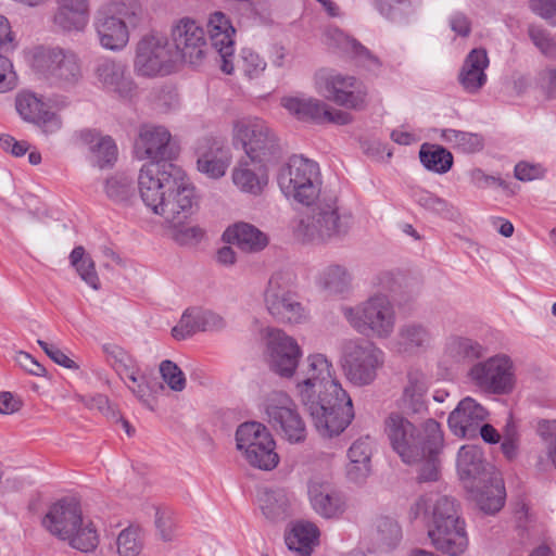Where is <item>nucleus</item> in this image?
Here are the masks:
<instances>
[{"instance_id":"38","label":"nucleus","mask_w":556,"mask_h":556,"mask_svg":"<svg viewBox=\"0 0 556 556\" xmlns=\"http://www.w3.org/2000/svg\"><path fill=\"white\" fill-rule=\"evenodd\" d=\"M223 239L245 252H257L267 245L266 235L253 225L245 223L228 227L223 235Z\"/></svg>"},{"instance_id":"64","label":"nucleus","mask_w":556,"mask_h":556,"mask_svg":"<svg viewBox=\"0 0 556 556\" xmlns=\"http://www.w3.org/2000/svg\"><path fill=\"white\" fill-rule=\"evenodd\" d=\"M529 4L535 14L556 26V0H529Z\"/></svg>"},{"instance_id":"3","label":"nucleus","mask_w":556,"mask_h":556,"mask_svg":"<svg viewBox=\"0 0 556 556\" xmlns=\"http://www.w3.org/2000/svg\"><path fill=\"white\" fill-rule=\"evenodd\" d=\"M341 313L359 334L389 339L395 329L396 313L388 295L378 292L354 306H342Z\"/></svg>"},{"instance_id":"17","label":"nucleus","mask_w":556,"mask_h":556,"mask_svg":"<svg viewBox=\"0 0 556 556\" xmlns=\"http://www.w3.org/2000/svg\"><path fill=\"white\" fill-rule=\"evenodd\" d=\"M161 201L162 203L153 213L161 215L174 226L182 224L193 213V207L197 205L195 191L184 170H181V179L165 192Z\"/></svg>"},{"instance_id":"31","label":"nucleus","mask_w":556,"mask_h":556,"mask_svg":"<svg viewBox=\"0 0 556 556\" xmlns=\"http://www.w3.org/2000/svg\"><path fill=\"white\" fill-rule=\"evenodd\" d=\"M457 470L465 486L486 481L488 476L496 475L486 470L482 451L477 445H464L457 455Z\"/></svg>"},{"instance_id":"37","label":"nucleus","mask_w":556,"mask_h":556,"mask_svg":"<svg viewBox=\"0 0 556 556\" xmlns=\"http://www.w3.org/2000/svg\"><path fill=\"white\" fill-rule=\"evenodd\" d=\"M281 105L298 119L324 124L327 114V104L312 97H286L281 100Z\"/></svg>"},{"instance_id":"42","label":"nucleus","mask_w":556,"mask_h":556,"mask_svg":"<svg viewBox=\"0 0 556 556\" xmlns=\"http://www.w3.org/2000/svg\"><path fill=\"white\" fill-rule=\"evenodd\" d=\"M352 274L339 264L327 266L319 277L320 287L331 295H346L352 289Z\"/></svg>"},{"instance_id":"54","label":"nucleus","mask_w":556,"mask_h":556,"mask_svg":"<svg viewBox=\"0 0 556 556\" xmlns=\"http://www.w3.org/2000/svg\"><path fill=\"white\" fill-rule=\"evenodd\" d=\"M413 197L419 206L433 214L445 218H452L455 214L453 206L446 200L428 190L418 189L414 191Z\"/></svg>"},{"instance_id":"47","label":"nucleus","mask_w":556,"mask_h":556,"mask_svg":"<svg viewBox=\"0 0 556 556\" xmlns=\"http://www.w3.org/2000/svg\"><path fill=\"white\" fill-rule=\"evenodd\" d=\"M89 14L77 8L58 4L53 15V24L63 31H80L88 24Z\"/></svg>"},{"instance_id":"33","label":"nucleus","mask_w":556,"mask_h":556,"mask_svg":"<svg viewBox=\"0 0 556 556\" xmlns=\"http://www.w3.org/2000/svg\"><path fill=\"white\" fill-rule=\"evenodd\" d=\"M371 440L368 435L353 442L348 451L350 462L346 466V476L350 481L362 483L366 480L371 470Z\"/></svg>"},{"instance_id":"23","label":"nucleus","mask_w":556,"mask_h":556,"mask_svg":"<svg viewBox=\"0 0 556 556\" xmlns=\"http://www.w3.org/2000/svg\"><path fill=\"white\" fill-rule=\"evenodd\" d=\"M488 412L476 400L463 399L450 414L447 422L451 431L463 439L478 437L480 425L486 419Z\"/></svg>"},{"instance_id":"20","label":"nucleus","mask_w":556,"mask_h":556,"mask_svg":"<svg viewBox=\"0 0 556 556\" xmlns=\"http://www.w3.org/2000/svg\"><path fill=\"white\" fill-rule=\"evenodd\" d=\"M83 513L74 498H62L52 504L42 519L45 529L60 540L68 538L81 523Z\"/></svg>"},{"instance_id":"55","label":"nucleus","mask_w":556,"mask_h":556,"mask_svg":"<svg viewBox=\"0 0 556 556\" xmlns=\"http://www.w3.org/2000/svg\"><path fill=\"white\" fill-rule=\"evenodd\" d=\"M15 108L24 121L33 123L46 110V104L35 93L23 91L15 98Z\"/></svg>"},{"instance_id":"50","label":"nucleus","mask_w":556,"mask_h":556,"mask_svg":"<svg viewBox=\"0 0 556 556\" xmlns=\"http://www.w3.org/2000/svg\"><path fill=\"white\" fill-rule=\"evenodd\" d=\"M71 264L75 267L79 277L93 290L100 289V279L96 271L94 262L85 254L83 247H76L70 254Z\"/></svg>"},{"instance_id":"43","label":"nucleus","mask_w":556,"mask_h":556,"mask_svg":"<svg viewBox=\"0 0 556 556\" xmlns=\"http://www.w3.org/2000/svg\"><path fill=\"white\" fill-rule=\"evenodd\" d=\"M421 0H377V9L386 18L407 24L416 15Z\"/></svg>"},{"instance_id":"63","label":"nucleus","mask_w":556,"mask_h":556,"mask_svg":"<svg viewBox=\"0 0 556 556\" xmlns=\"http://www.w3.org/2000/svg\"><path fill=\"white\" fill-rule=\"evenodd\" d=\"M538 84L546 99H556V65L543 68L538 74Z\"/></svg>"},{"instance_id":"22","label":"nucleus","mask_w":556,"mask_h":556,"mask_svg":"<svg viewBox=\"0 0 556 556\" xmlns=\"http://www.w3.org/2000/svg\"><path fill=\"white\" fill-rule=\"evenodd\" d=\"M225 318L202 307L187 308L177 326L172 329V334L177 340H185L197 332H216L226 328Z\"/></svg>"},{"instance_id":"34","label":"nucleus","mask_w":556,"mask_h":556,"mask_svg":"<svg viewBox=\"0 0 556 556\" xmlns=\"http://www.w3.org/2000/svg\"><path fill=\"white\" fill-rule=\"evenodd\" d=\"M267 165L251 163L250 160H241L232 172V181L242 192L253 195L260 194L267 185Z\"/></svg>"},{"instance_id":"52","label":"nucleus","mask_w":556,"mask_h":556,"mask_svg":"<svg viewBox=\"0 0 556 556\" xmlns=\"http://www.w3.org/2000/svg\"><path fill=\"white\" fill-rule=\"evenodd\" d=\"M243 455L251 466L262 470H271L279 463V456L275 452V441L273 437H270L269 444H264V447H262V445H255V447L249 448Z\"/></svg>"},{"instance_id":"10","label":"nucleus","mask_w":556,"mask_h":556,"mask_svg":"<svg viewBox=\"0 0 556 556\" xmlns=\"http://www.w3.org/2000/svg\"><path fill=\"white\" fill-rule=\"evenodd\" d=\"M265 412L269 425L289 442L300 443L305 440V422L287 393H271L266 401Z\"/></svg>"},{"instance_id":"49","label":"nucleus","mask_w":556,"mask_h":556,"mask_svg":"<svg viewBox=\"0 0 556 556\" xmlns=\"http://www.w3.org/2000/svg\"><path fill=\"white\" fill-rule=\"evenodd\" d=\"M100 10L114 17L118 16V20L126 22L127 26H136L142 14V7L138 0H111Z\"/></svg>"},{"instance_id":"14","label":"nucleus","mask_w":556,"mask_h":556,"mask_svg":"<svg viewBox=\"0 0 556 556\" xmlns=\"http://www.w3.org/2000/svg\"><path fill=\"white\" fill-rule=\"evenodd\" d=\"M266 356L273 372L282 378H291L295 375L302 350L292 337L279 329H269Z\"/></svg>"},{"instance_id":"15","label":"nucleus","mask_w":556,"mask_h":556,"mask_svg":"<svg viewBox=\"0 0 556 556\" xmlns=\"http://www.w3.org/2000/svg\"><path fill=\"white\" fill-rule=\"evenodd\" d=\"M173 63L176 58L166 37L150 35L143 37L137 45L135 68L143 76H155Z\"/></svg>"},{"instance_id":"6","label":"nucleus","mask_w":556,"mask_h":556,"mask_svg":"<svg viewBox=\"0 0 556 556\" xmlns=\"http://www.w3.org/2000/svg\"><path fill=\"white\" fill-rule=\"evenodd\" d=\"M233 143L241 144L251 163L269 165L277 162L281 151L278 138L261 118L248 117L233 125Z\"/></svg>"},{"instance_id":"7","label":"nucleus","mask_w":556,"mask_h":556,"mask_svg":"<svg viewBox=\"0 0 556 556\" xmlns=\"http://www.w3.org/2000/svg\"><path fill=\"white\" fill-rule=\"evenodd\" d=\"M428 419L418 429L408 417L391 413L384 420V431L392 448L406 464H415L424 454L422 447L428 439Z\"/></svg>"},{"instance_id":"41","label":"nucleus","mask_w":556,"mask_h":556,"mask_svg":"<svg viewBox=\"0 0 556 556\" xmlns=\"http://www.w3.org/2000/svg\"><path fill=\"white\" fill-rule=\"evenodd\" d=\"M483 346L467 337L451 336L446 339L444 353L456 363L472 362L484 355Z\"/></svg>"},{"instance_id":"1","label":"nucleus","mask_w":556,"mask_h":556,"mask_svg":"<svg viewBox=\"0 0 556 556\" xmlns=\"http://www.w3.org/2000/svg\"><path fill=\"white\" fill-rule=\"evenodd\" d=\"M277 181L282 193L300 204L312 206L294 227L303 242H327L342 239L352 226V214L342 211L338 197L321 192L319 165L302 155H293L279 169Z\"/></svg>"},{"instance_id":"5","label":"nucleus","mask_w":556,"mask_h":556,"mask_svg":"<svg viewBox=\"0 0 556 556\" xmlns=\"http://www.w3.org/2000/svg\"><path fill=\"white\" fill-rule=\"evenodd\" d=\"M340 363L344 376L352 384L369 386L384 364V352L370 340L350 339L342 343Z\"/></svg>"},{"instance_id":"46","label":"nucleus","mask_w":556,"mask_h":556,"mask_svg":"<svg viewBox=\"0 0 556 556\" xmlns=\"http://www.w3.org/2000/svg\"><path fill=\"white\" fill-rule=\"evenodd\" d=\"M402 538V530L397 521L388 516L376 519L372 540L381 551L393 549Z\"/></svg>"},{"instance_id":"13","label":"nucleus","mask_w":556,"mask_h":556,"mask_svg":"<svg viewBox=\"0 0 556 556\" xmlns=\"http://www.w3.org/2000/svg\"><path fill=\"white\" fill-rule=\"evenodd\" d=\"M323 96L339 106L350 110H363L367 101V87L351 75L329 73L321 78Z\"/></svg>"},{"instance_id":"12","label":"nucleus","mask_w":556,"mask_h":556,"mask_svg":"<svg viewBox=\"0 0 556 556\" xmlns=\"http://www.w3.org/2000/svg\"><path fill=\"white\" fill-rule=\"evenodd\" d=\"M468 376L477 387L489 393L507 394L514 388L513 364L506 355L476 363Z\"/></svg>"},{"instance_id":"45","label":"nucleus","mask_w":556,"mask_h":556,"mask_svg":"<svg viewBox=\"0 0 556 556\" xmlns=\"http://www.w3.org/2000/svg\"><path fill=\"white\" fill-rule=\"evenodd\" d=\"M421 164L430 172L445 174L453 166V155L439 144L424 143L419 150Z\"/></svg>"},{"instance_id":"26","label":"nucleus","mask_w":556,"mask_h":556,"mask_svg":"<svg viewBox=\"0 0 556 556\" xmlns=\"http://www.w3.org/2000/svg\"><path fill=\"white\" fill-rule=\"evenodd\" d=\"M308 497L315 513L326 519L339 518L346 509L344 495L329 483L311 482Z\"/></svg>"},{"instance_id":"62","label":"nucleus","mask_w":556,"mask_h":556,"mask_svg":"<svg viewBox=\"0 0 556 556\" xmlns=\"http://www.w3.org/2000/svg\"><path fill=\"white\" fill-rule=\"evenodd\" d=\"M155 527L161 539L172 541L175 534V520L170 511L157 509L155 513Z\"/></svg>"},{"instance_id":"40","label":"nucleus","mask_w":556,"mask_h":556,"mask_svg":"<svg viewBox=\"0 0 556 556\" xmlns=\"http://www.w3.org/2000/svg\"><path fill=\"white\" fill-rule=\"evenodd\" d=\"M263 515L270 521H282L289 516L290 500L282 489H263L258 492Z\"/></svg>"},{"instance_id":"18","label":"nucleus","mask_w":556,"mask_h":556,"mask_svg":"<svg viewBox=\"0 0 556 556\" xmlns=\"http://www.w3.org/2000/svg\"><path fill=\"white\" fill-rule=\"evenodd\" d=\"M126 71L123 62L110 58L98 59L93 66V75L103 89L130 99L136 94L137 87Z\"/></svg>"},{"instance_id":"57","label":"nucleus","mask_w":556,"mask_h":556,"mask_svg":"<svg viewBox=\"0 0 556 556\" xmlns=\"http://www.w3.org/2000/svg\"><path fill=\"white\" fill-rule=\"evenodd\" d=\"M104 190L108 198L116 203L126 202L134 194L131 179L122 174L106 179Z\"/></svg>"},{"instance_id":"9","label":"nucleus","mask_w":556,"mask_h":556,"mask_svg":"<svg viewBox=\"0 0 556 556\" xmlns=\"http://www.w3.org/2000/svg\"><path fill=\"white\" fill-rule=\"evenodd\" d=\"M169 45L176 61L190 65H199L208 52L203 27L190 17H182L173 25Z\"/></svg>"},{"instance_id":"28","label":"nucleus","mask_w":556,"mask_h":556,"mask_svg":"<svg viewBox=\"0 0 556 556\" xmlns=\"http://www.w3.org/2000/svg\"><path fill=\"white\" fill-rule=\"evenodd\" d=\"M94 28L100 45L112 51L124 49L129 41V31L126 22L118 20V16L109 15L102 10H98L94 17Z\"/></svg>"},{"instance_id":"29","label":"nucleus","mask_w":556,"mask_h":556,"mask_svg":"<svg viewBox=\"0 0 556 556\" xmlns=\"http://www.w3.org/2000/svg\"><path fill=\"white\" fill-rule=\"evenodd\" d=\"M489 63L488 52L483 48H475L467 54L458 74V83L465 91L477 93L486 84Z\"/></svg>"},{"instance_id":"58","label":"nucleus","mask_w":556,"mask_h":556,"mask_svg":"<svg viewBox=\"0 0 556 556\" xmlns=\"http://www.w3.org/2000/svg\"><path fill=\"white\" fill-rule=\"evenodd\" d=\"M117 552L121 556H138L142 549V538L137 527H128L117 536Z\"/></svg>"},{"instance_id":"51","label":"nucleus","mask_w":556,"mask_h":556,"mask_svg":"<svg viewBox=\"0 0 556 556\" xmlns=\"http://www.w3.org/2000/svg\"><path fill=\"white\" fill-rule=\"evenodd\" d=\"M62 541H66L71 547L79 552L89 553L98 546L99 536L92 522L84 523L81 519V523Z\"/></svg>"},{"instance_id":"30","label":"nucleus","mask_w":556,"mask_h":556,"mask_svg":"<svg viewBox=\"0 0 556 556\" xmlns=\"http://www.w3.org/2000/svg\"><path fill=\"white\" fill-rule=\"evenodd\" d=\"M467 489L472 494L479 508L485 514L493 515L501 510L505 503V486L502 478L496 473L488 476L482 483H471Z\"/></svg>"},{"instance_id":"60","label":"nucleus","mask_w":556,"mask_h":556,"mask_svg":"<svg viewBox=\"0 0 556 556\" xmlns=\"http://www.w3.org/2000/svg\"><path fill=\"white\" fill-rule=\"evenodd\" d=\"M238 65L249 78L260 76L266 68V62L249 48L241 50Z\"/></svg>"},{"instance_id":"36","label":"nucleus","mask_w":556,"mask_h":556,"mask_svg":"<svg viewBox=\"0 0 556 556\" xmlns=\"http://www.w3.org/2000/svg\"><path fill=\"white\" fill-rule=\"evenodd\" d=\"M432 341L431 331L420 323H407L400 327L396 337L397 351L417 354L427 350Z\"/></svg>"},{"instance_id":"56","label":"nucleus","mask_w":556,"mask_h":556,"mask_svg":"<svg viewBox=\"0 0 556 556\" xmlns=\"http://www.w3.org/2000/svg\"><path fill=\"white\" fill-rule=\"evenodd\" d=\"M123 381L129 391L142 403H147L148 396L156 386L151 375L143 371L141 367L137 369L136 374L127 375Z\"/></svg>"},{"instance_id":"16","label":"nucleus","mask_w":556,"mask_h":556,"mask_svg":"<svg viewBox=\"0 0 556 556\" xmlns=\"http://www.w3.org/2000/svg\"><path fill=\"white\" fill-rule=\"evenodd\" d=\"M139 160H150V163L172 162L178 155L179 147L173 141L170 132L163 126H144L135 144Z\"/></svg>"},{"instance_id":"59","label":"nucleus","mask_w":556,"mask_h":556,"mask_svg":"<svg viewBox=\"0 0 556 556\" xmlns=\"http://www.w3.org/2000/svg\"><path fill=\"white\" fill-rule=\"evenodd\" d=\"M528 35L540 52L552 60H556V39L542 27L530 26Z\"/></svg>"},{"instance_id":"32","label":"nucleus","mask_w":556,"mask_h":556,"mask_svg":"<svg viewBox=\"0 0 556 556\" xmlns=\"http://www.w3.org/2000/svg\"><path fill=\"white\" fill-rule=\"evenodd\" d=\"M326 43L329 48L351 55L359 64L370 71L377 70L381 65L379 59L366 47L338 28L327 31Z\"/></svg>"},{"instance_id":"48","label":"nucleus","mask_w":556,"mask_h":556,"mask_svg":"<svg viewBox=\"0 0 556 556\" xmlns=\"http://www.w3.org/2000/svg\"><path fill=\"white\" fill-rule=\"evenodd\" d=\"M103 352L108 357V362L122 380L129 374H136L140 367L135 357H132L123 348L115 344L103 345Z\"/></svg>"},{"instance_id":"8","label":"nucleus","mask_w":556,"mask_h":556,"mask_svg":"<svg viewBox=\"0 0 556 556\" xmlns=\"http://www.w3.org/2000/svg\"><path fill=\"white\" fill-rule=\"evenodd\" d=\"M181 168L172 162L160 164L149 163L142 166L138 177V188L143 203L152 211L157 205L166 191L170 190L181 179Z\"/></svg>"},{"instance_id":"11","label":"nucleus","mask_w":556,"mask_h":556,"mask_svg":"<svg viewBox=\"0 0 556 556\" xmlns=\"http://www.w3.org/2000/svg\"><path fill=\"white\" fill-rule=\"evenodd\" d=\"M264 301L268 313L279 323L299 324L305 317L302 304L291 291L289 277L282 273L270 277Z\"/></svg>"},{"instance_id":"21","label":"nucleus","mask_w":556,"mask_h":556,"mask_svg":"<svg viewBox=\"0 0 556 556\" xmlns=\"http://www.w3.org/2000/svg\"><path fill=\"white\" fill-rule=\"evenodd\" d=\"M428 389L427 377L421 371H408L402 394L396 400L397 413L410 418L424 417L428 412Z\"/></svg>"},{"instance_id":"39","label":"nucleus","mask_w":556,"mask_h":556,"mask_svg":"<svg viewBox=\"0 0 556 556\" xmlns=\"http://www.w3.org/2000/svg\"><path fill=\"white\" fill-rule=\"evenodd\" d=\"M319 530L313 522L299 521L286 534V544L300 556H309L318 544Z\"/></svg>"},{"instance_id":"24","label":"nucleus","mask_w":556,"mask_h":556,"mask_svg":"<svg viewBox=\"0 0 556 556\" xmlns=\"http://www.w3.org/2000/svg\"><path fill=\"white\" fill-rule=\"evenodd\" d=\"M197 154L199 172L213 179L223 177L231 161L230 150L220 140L213 138L201 140Z\"/></svg>"},{"instance_id":"25","label":"nucleus","mask_w":556,"mask_h":556,"mask_svg":"<svg viewBox=\"0 0 556 556\" xmlns=\"http://www.w3.org/2000/svg\"><path fill=\"white\" fill-rule=\"evenodd\" d=\"M428 439L422 447V456L415 463H420L419 481H437L439 478L440 459L439 455L443 448L444 439L441 426L432 418L428 419L426 428Z\"/></svg>"},{"instance_id":"35","label":"nucleus","mask_w":556,"mask_h":556,"mask_svg":"<svg viewBox=\"0 0 556 556\" xmlns=\"http://www.w3.org/2000/svg\"><path fill=\"white\" fill-rule=\"evenodd\" d=\"M79 139L89 149L99 168L111 166L116 161L117 148L110 136H102L94 129H84L79 132Z\"/></svg>"},{"instance_id":"61","label":"nucleus","mask_w":556,"mask_h":556,"mask_svg":"<svg viewBox=\"0 0 556 556\" xmlns=\"http://www.w3.org/2000/svg\"><path fill=\"white\" fill-rule=\"evenodd\" d=\"M163 380L174 391H182L186 387V378L182 370L172 361H163L160 365Z\"/></svg>"},{"instance_id":"19","label":"nucleus","mask_w":556,"mask_h":556,"mask_svg":"<svg viewBox=\"0 0 556 556\" xmlns=\"http://www.w3.org/2000/svg\"><path fill=\"white\" fill-rule=\"evenodd\" d=\"M207 34L211 47L222 60V71L226 74H231L233 72V36L236 29L229 17L219 11L212 13L207 21Z\"/></svg>"},{"instance_id":"53","label":"nucleus","mask_w":556,"mask_h":556,"mask_svg":"<svg viewBox=\"0 0 556 556\" xmlns=\"http://www.w3.org/2000/svg\"><path fill=\"white\" fill-rule=\"evenodd\" d=\"M442 138L464 153H475L483 148V139L478 134L444 129Z\"/></svg>"},{"instance_id":"27","label":"nucleus","mask_w":556,"mask_h":556,"mask_svg":"<svg viewBox=\"0 0 556 556\" xmlns=\"http://www.w3.org/2000/svg\"><path fill=\"white\" fill-rule=\"evenodd\" d=\"M48 62L50 78L62 86H73L83 77L79 59L72 51L52 49L48 53Z\"/></svg>"},{"instance_id":"2","label":"nucleus","mask_w":556,"mask_h":556,"mask_svg":"<svg viewBox=\"0 0 556 556\" xmlns=\"http://www.w3.org/2000/svg\"><path fill=\"white\" fill-rule=\"evenodd\" d=\"M295 390L321 437L339 435L354 418L350 395L332 378V364L326 355L316 353L306 357L295 371Z\"/></svg>"},{"instance_id":"4","label":"nucleus","mask_w":556,"mask_h":556,"mask_svg":"<svg viewBox=\"0 0 556 556\" xmlns=\"http://www.w3.org/2000/svg\"><path fill=\"white\" fill-rule=\"evenodd\" d=\"M428 535L433 546L448 555L459 556L468 547L465 522L458 515L456 501L442 495L432 503V523Z\"/></svg>"},{"instance_id":"44","label":"nucleus","mask_w":556,"mask_h":556,"mask_svg":"<svg viewBox=\"0 0 556 556\" xmlns=\"http://www.w3.org/2000/svg\"><path fill=\"white\" fill-rule=\"evenodd\" d=\"M271 434L267 428L256 421L244 422L236 431L237 448L245 454L255 445L269 444Z\"/></svg>"}]
</instances>
